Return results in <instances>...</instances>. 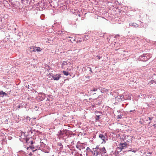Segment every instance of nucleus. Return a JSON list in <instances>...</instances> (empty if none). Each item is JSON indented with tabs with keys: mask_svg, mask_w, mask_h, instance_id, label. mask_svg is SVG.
Returning a JSON list of instances; mask_svg holds the SVG:
<instances>
[{
	"mask_svg": "<svg viewBox=\"0 0 156 156\" xmlns=\"http://www.w3.org/2000/svg\"><path fill=\"white\" fill-rule=\"evenodd\" d=\"M126 145L127 144L126 142L124 143H120V144L119 145V147L117 148V151L119 152H121L123 149L126 147Z\"/></svg>",
	"mask_w": 156,
	"mask_h": 156,
	"instance_id": "1",
	"label": "nucleus"
},
{
	"mask_svg": "<svg viewBox=\"0 0 156 156\" xmlns=\"http://www.w3.org/2000/svg\"><path fill=\"white\" fill-rule=\"evenodd\" d=\"M151 57L147 54H144L140 56V58L144 62L147 61Z\"/></svg>",
	"mask_w": 156,
	"mask_h": 156,
	"instance_id": "2",
	"label": "nucleus"
},
{
	"mask_svg": "<svg viewBox=\"0 0 156 156\" xmlns=\"http://www.w3.org/2000/svg\"><path fill=\"white\" fill-rule=\"evenodd\" d=\"M66 130H60L58 132V133L57 134V135L59 138H61L64 135V134L66 133Z\"/></svg>",
	"mask_w": 156,
	"mask_h": 156,
	"instance_id": "3",
	"label": "nucleus"
},
{
	"mask_svg": "<svg viewBox=\"0 0 156 156\" xmlns=\"http://www.w3.org/2000/svg\"><path fill=\"white\" fill-rule=\"evenodd\" d=\"M61 77L60 74H57L52 76V77L53 79L55 80H58Z\"/></svg>",
	"mask_w": 156,
	"mask_h": 156,
	"instance_id": "4",
	"label": "nucleus"
},
{
	"mask_svg": "<svg viewBox=\"0 0 156 156\" xmlns=\"http://www.w3.org/2000/svg\"><path fill=\"white\" fill-rule=\"evenodd\" d=\"M99 137L103 140L104 143L105 144L106 143V137L105 136L101 134L99 135Z\"/></svg>",
	"mask_w": 156,
	"mask_h": 156,
	"instance_id": "5",
	"label": "nucleus"
},
{
	"mask_svg": "<svg viewBox=\"0 0 156 156\" xmlns=\"http://www.w3.org/2000/svg\"><path fill=\"white\" fill-rule=\"evenodd\" d=\"M30 149L33 152L37 150V148L34 145H31L27 147V149L28 150Z\"/></svg>",
	"mask_w": 156,
	"mask_h": 156,
	"instance_id": "6",
	"label": "nucleus"
},
{
	"mask_svg": "<svg viewBox=\"0 0 156 156\" xmlns=\"http://www.w3.org/2000/svg\"><path fill=\"white\" fill-rule=\"evenodd\" d=\"M93 156H97L100 153L99 151L95 150H94L93 151H92Z\"/></svg>",
	"mask_w": 156,
	"mask_h": 156,
	"instance_id": "7",
	"label": "nucleus"
},
{
	"mask_svg": "<svg viewBox=\"0 0 156 156\" xmlns=\"http://www.w3.org/2000/svg\"><path fill=\"white\" fill-rule=\"evenodd\" d=\"M124 98V100H131V98L130 96H129L128 93H125V98Z\"/></svg>",
	"mask_w": 156,
	"mask_h": 156,
	"instance_id": "8",
	"label": "nucleus"
},
{
	"mask_svg": "<svg viewBox=\"0 0 156 156\" xmlns=\"http://www.w3.org/2000/svg\"><path fill=\"white\" fill-rule=\"evenodd\" d=\"M97 88H94L90 90L89 91V93L90 94H96L95 93H94L93 92H96L97 90Z\"/></svg>",
	"mask_w": 156,
	"mask_h": 156,
	"instance_id": "9",
	"label": "nucleus"
},
{
	"mask_svg": "<svg viewBox=\"0 0 156 156\" xmlns=\"http://www.w3.org/2000/svg\"><path fill=\"white\" fill-rule=\"evenodd\" d=\"M129 25L130 27L133 26L135 27H138V25L135 23H130L129 24Z\"/></svg>",
	"mask_w": 156,
	"mask_h": 156,
	"instance_id": "10",
	"label": "nucleus"
},
{
	"mask_svg": "<svg viewBox=\"0 0 156 156\" xmlns=\"http://www.w3.org/2000/svg\"><path fill=\"white\" fill-rule=\"evenodd\" d=\"M99 149L100 153H106V150L105 147H101Z\"/></svg>",
	"mask_w": 156,
	"mask_h": 156,
	"instance_id": "11",
	"label": "nucleus"
},
{
	"mask_svg": "<svg viewBox=\"0 0 156 156\" xmlns=\"http://www.w3.org/2000/svg\"><path fill=\"white\" fill-rule=\"evenodd\" d=\"M7 95V94L2 91H0V97H3V96H6Z\"/></svg>",
	"mask_w": 156,
	"mask_h": 156,
	"instance_id": "12",
	"label": "nucleus"
},
{
	"mask_svg": "<svg viewBox=\"0 0 156 156\" xmlns=\"http://www.w3.org/2000/svg\"><path fill=\"white\" fill-rule=\"evenodd\" d=\"M125 93H124L122 95H119L118 96V98L119 99H120L121 101H123L124 100V98H125Z\"/></svg>",
	"mask_w": 156,
	"mask_h": 156,
	"instance_id": "13",
	"label": "nucleus"
},
{
	"mask_svg": "<svg viewBox=\"0 0 156 156\" xmlns=\"http://www.w3.org/2000/svg\"><path fill=\"white\" fill-rule=\"evenodd\" d=\"M21 2L24 5H26L28 4L29 1L28 0H21Z\"/></svg>",
	"mask_w": 156,
	"mask_h": 156,
	"instance_id": "14",
	"label": "nucleus"
},
{
	"mask_svg": "<svg viewBox=\"0 0 156 156\" xmlns=\"http://www.w3.org/2000/svg\"><path fill=\"white\" fill-rule=\"evenodd\" d=\"M30 49L31 50V51L32 52L36 51V47H30Z\"/></svg>",
	"mask_w": 156,
	"mask_h": 156,
	"instance_id": "15",
	"label": "nucleus"
},
{
	"mask_svg": "<svg viewBox=\"0 0 156 156\" xmlns=\"http://www.w3.org/2000/svg\"><path fill=\"white\" fill-rule=\"evenodd\" d=\"M68 62V61H64L62 64V67H63L65 65H67V64L69 63V62Z\"/></svg>",
	"mask_w": 156,
	"mask_h": 156,
	"instance_id": "16",
	"label": "nucleus"
},
{
	"mask_svg": "<svg viewBox=\"0 0 156 156\" xmlns=\"http://www.w3.org/2000/svg\"><path fill=\"white\" fill-rule=\"evenodd\" d=\"M42 49L39 47H36V51H41Z\"/></svg>",
	"mask_w": 156,
	"mask_h": 156,
	"instance_id": "17",
	"label": "nucleus"
},
{
	"mask_svg": "<svg viewBox=\"0 0 156 156\" xmlns=\"http://www.w3.org/2000/svg\"><path fill=\"white\" fill-rule=\"evenodd\" d=\"M98 89L100 90H101V93H104V92H106V91H105V88H103L102 89H100V88H99Z\"/></svg>",
	"mask_w": 156,
	"mask_h": 156,
	"instance_id": "18",
	"label": "nucleus"
},
{
	"mask_svg": "<svg viewBox=\"0 0 156 156\" xmlns=\"http://www.w3.org/2000/svg\"><path fill=\"white\" fill-rule=\"evenodd\" d=\"M150 83H151L152 84L153 83H155V84H156V81L154 80H151V81L150 82V85H151V84H150Z\"/></svg>",
	"mask_w": 156,
	"mask_h": 156,
	"instance_id": "19",
	"label": "nucleus"
},
{
	"mask_svg": "<svg viewBox=\"0 0 156 156\" xmlns=\"http://www.w3.org/2000/svg\"><path fill=\"white\" fill-rule=\"evenodd\" d=\"M62 73L64 75H66V76H68L69 74V73L66 71H63Z\"/></svg>",
	"mask_w": 156,
	"mask_h": 156,
	"instance_id": "20",
	"label": "nucleus"
},
{
	"mask_svg": "<svg viewBox=\"0 0 156 156\" xmlns=\"http://www.w3.org/2000/svg\"><path fill=\"white\" fill-rule=\"evenodd\" d=\"M80 149H83L85 148V147L83 144H80Z\"/></svg>",
	"mask_w": 156,
	"mask_h": 156,
	"instance_id": "21",
	"label": "nucleus"
},
{
	"mask_svg": "<svg viewBox=\"0 0 156 156\" xmlns=\"http://www.w3.org/2000/svg\"><path fill=\"white\" fill-rule=\"evenodd\" d=\"M100 147H99L98 146H97V147H96V148H95V149H93L94 150H95V149H96V150H98V151H99V149H100Z\"/></svg>",
	"mask_w": 156,
	"mask_h": 156,
	"instance_id": "22",
	"label": "nucleus"
},
{
	"mask_svg": "<svg viewBox=\"0 0 156 156\" xmlns=\"http://www.w3.org/2000/svg\"><path fill=\"white\" fill-rule=\"evenodd\" d=\"M59 32V33H58V34L61 35L64 34V32L63 31H62L61 32Z\"/></svg>",
	"mask_w": 156,
	"mask_h": 156,
	"instance_id": "23",
	"label": "nucleus"
},
{
	"mask_svg": "<svg viewBox=\"0 0 156 156\" xmlns=\"http://www.w3.org/2000/svg\"><path fill=\"white\" fill-rule=\"evenodd\" d=\"M100 118V116L99 115H97L96 116V117L95 118V119L96 120H98Z\"/></svg>",
	"mask_w": 156,
	"mask_h": 156,
	"instance_id": "24",
	"label": "nucleus"
},
{
	"mask_svg": "<svg viewBox=\"0 0 156 156\" xmlns=\"http://www.w3.org/2000/svg\"><path fill=\"white\" fill-rule=\"evenodd\" d=\"M76 147L77 148L79 149L80 150H81V149L80 148V145L77 144L76 145Z\"/></svg>",
	"mask_w": 156,
	"mask_h": 156,
	"instance_id": "25",
	"label": "nucleus"
},
{
	"mask_svg": "<svg viewBox=\"0 0 156 156\" xmlns=\"http://www.w3.org/2000/svg\"><path fill=\"white\" fill-rule=\"evenodd\" d=\"M122 117V116L121 115H118L117 116V119H121Z\"/></svg>",
	"mask_w": 156,
	"mask_h": 156,
	"instance_id": "26",
	"label": "nucleus"
},
{
	"mask_svg": "<svg viewBox=\"0 0 156 156\" xmlns=\"http://www.w3.org/2000/svg\"><path fill=\"white\" fill-rule=\"evenodd\" d=\"M136 151H135V150H133L132 149L130 150H129L128 151H132L134 153H135Z\"/></svg>",
	"mask_w": 156,
	"mask_h": 156,
	"instance_id": "27",
	"label": "nucleus"
},
{
	"mask_svg": "<svg viewBox=\"0 0 156 156\" xmlns=\"http://www.w3.org/2000/svg\"><path fill=\"white\" fill-rule=\"evenodd\" d=\"M59 146L60 147V148H63V145H62V144H61V143L59 144Z\"/></svg>",
	"mask_w": 156,
	"mask_h": 156,
	"instance_id": "28",
	"label": "nucleus"
},
{
	"mask_svg": "<svg viewBox=\"0 0 156 156\" xmlns=\"http://www.w3.org/2000/svg\"><path fill=\"white\" fill-rule=\"evenodd\" d=\"M96 57H97V58H98L99 59H100L101 58V57H100V56L97 55L96 56Z\"/></svg>",
	"mask_w": 156,
	"mask_h": 156,
	"instance_id": "29",
	"label": "nucleus"
},
{
	"mask_svg": "<svg viewBox=\"0 0 156 156\" xmlns=\"http://www.w3.org/2000/svg\"><path fill=\"white\" fill-rule=\"evenodd\" d=\"M153 117H148V119L150 121L151 120L153 119Z\"/></svg>",
	"mask_w": 156,
	"mask_h": 156,
	"instance_id": "30",
	"label": "nucleus"
},
{
	"mask_svg": "<svg viewBox=\"0 0 156 156\" xmlns=\"http://www.w3.org/2000/svg\"><path fill=\"white\" fill-rule=\"evenodd\" d=\"M87 69H89V71H90L91 73H92V71L91 70V69L90 68V67H88Z\"/></svg>",
	"mask_w": 156,
	"mask_h": 156,
	"instance_id": "31",
	"label": "nucleus"
},
{
	"mask_svg": "<svg viewBox=\"0 0 156 156\" xmlns=\"http://www.w3.org/2000/svg\"><path fill=\"white\" fill-rule=\"evenodd\" d=\"M34 143V142L33 141H31V142H30V144H31V145H33V144Z\"/></svg>",
	"mask_w": 156,
	"mask_h": 156,
	"instance_id": "32",
	"label": "nucleus"
},
{
	"mask_svg": "<svg viewBox=\"0 0 156 156\" xmlns=\"http://www.w3.org/2000/svg\"><path fill=\"white\" fill-rule=\"evenodd\" d=\"M90 150V148L89 147H87L86 149V150Z\"/></svg>",
	"mask_w": 156,
	"mask_h": 156,
	"instance_id": "33",
	"label": "nucleus"
},
{
	"mask_svg": "<svg viewBox=\"0 0 156 156\" xmlns=\"http://www.w3.org/2000/svg\"><path fill=\"white\" fill-rule=\"evenodd\" d=\"M28 140H29L28 139H26V141L27 143H28Z\"/></svg>",
	"mask_w": 156,
	"mask_h": 156,
	"instance_id": "34",
	"label": "nucleus"
},
{
	"mask_svg": "<svg viewBox=\"0 0 156 156\" xmlns=\"http://www.w3.org/2000/svg\"><path fill=\"white\" fill-rule=\"evenodd\" d=\"M108 89H105V91H106V92L108 90Z\"/></svg>",
	"mask_w": 156,
	"mask_h": 156,
	"instance_id": "35",
	"label": "nucleus"
},
{
	"mask_svg": "<svg viewBox=\"0 0 156 156\" xmlns=\"http://www.w3.org/2000/svg\"><path fill=\"white\" fill-rule=\"evenodd\" d=\"M29 155H32V153L31 152H30V153L29 154Z\"/></svg>",
	"mask_w": 156,
	"mask_h": 156,
	"instance_id": "36",
	"label": "nucleus"
},
{
	"mask_svg": "<svg viewBox=\"0 0 156 156\" xmlns=\"http://www.w3.org/2000/svg\"><path fill=\"white\" fill-rule=\"evenodd\" d=\"M21 106L20 105H19V106H18V108H20Z\"/></svg>",
	"mask_w": 156,
	"mask_h": 156,
	"instance_id": "37",
	"label": "nucleus"
},
{
	"mask_svg": "<svg viewBox=\"0 0 156 156\" xmlns=\"http://www.w3.org/2000/svg\"><path fill=\"white\" fill-rule=\"evenodd\" d=\"M78 16L80 17L81 16V15L80 14H78Z\"/></svg>",
	"mask_w": 156,
	"mask_h": 156,
	"instance_id": "38",
	"label": "nucleus"
},
{
	"mask_svg": "<svg viewBox=\"0 0 156 156\" xmlns=\"http://www.w3.org/2000/svg\"><path fill=\"white\" fill-rule=\"evenodd\" d=\"M129 112H133V111L130 110V111H129Z\"/></svg>",
	"mask_w": 156,
	"mask_h": 156,
	"instance_id": "39",
	"label": "nucleus"
},
{
	"mask_svg": "<svg viewBox=\"0 0 156 156\" xmlns=\"http://www.w3.org/2000/svg\"><path fill=\"white\" fill-rule=\"evenodd\" d=\"M118 112H120V111L119 110V111H117Z\"/></svg>",
	"mask_w": 156,
	"mask_h": 156,
	"instance_id": "40",
	"label": "nucleus"
},
{
	"mask_svg": "<svg viewBox=\"0 0 156 156\" xmlns=\"http://www.w3.org/2000/svg\"><path fill=\"white\" fill-rule=\"evenodd\" d=\"M11 1H12V0H9V2H10Z\"/></svg>",
	"mask_w": 156,
	"mask_h": 156,
	"instance_id": "41",
	"label": "nucleus"
}]
</instances>
